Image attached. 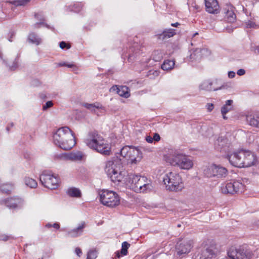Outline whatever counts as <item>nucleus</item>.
Returning a JSON list of instances; mask_svg holds the SVG:
<instances>
[{"instance_id":"nucleus-1","label":"nucleus","mask_w":259,"mask_h":259,"mask_svg":"<svg viewBox=\"0 0 259 259\" xmlns=\"http://www.w3.org/2000/svg\"><path fill=\"white\" fill-rule=\"evenodd\" d=\"M117 155L112 161L107 162L105 170L111 180L114 182L125 181L127 179L125 177L127 172L122 170V167L126 163H137L142 158V153L137 147L133 146H124Z\"/></svg>"},{"instance_id":"nucleus-2","label":"nucleus","mask_w":259,"mask_h":259,"mask_svg":"<svg viewBox=\"0 0 259 259\" xmlns=\"http://www.w3.org/2000/svg\"><path fill=\"white\" fill-rule=\"evenodd\" d=\"M54 143L64 150H69L75 145L74 134L67 126L59 128L53 135Z\"/></svg>"},{"instance_id":"nucleus-3","label":"nucleus","mask_w":259,"mask_h":259,"mask_svg":"<svg viewBox=\"0 0 259 259\" xmlns=\"http://www.w3.org/2000/svg\"><path fill=\"white\" fill-rule=\"evenodd\" d=\"M164 158L166 162L181 169L189 170L193 166V160L188 156L176 150L168 153Z\"/></svg>"},{"instance_id":"nucleus-4","label":"nucleus","mask_w":259,"mask_h":259,"mask_svg":"<svg viewBox=\"0 0 259 259\" xmlns=\"http://www.w3.org/2000/svg\"><path fill=\"white\" fill-rule=\"evenodd\" d=\"M86 145L91 149L105 155H109L110 147L105 143L104 138L97 132H91L84 141Z\"/></svg>"},{"instance_id":"nucleus-5","label":"nucleus","mask_w":259,"mask_h":259,"mask_svg":"<svg viewBox=\"0 0 259 259\" xmlns=\"http://www.w3.org/2000/svg\"><path fill=\"white\" fill-rule=\"evenodd\" d=\"M163 182L167 190L170 191H181L184 188L182 179L177 172L169 171L163 178Z\"/></svg>"},{"instance_id":"nucleus-6","label":"nucleus","mask_w":259,"mask_h":259,"mask_svg":"<svg viewBox=\"0 0 259 259\" xmlns=\"http://www.w3.org/2000/svg\"><path fill=\"white\" fill-rule=\"evenodd\" d=\"M227 254L229 259H251L253 256V252L246 244L231 247Z\"/></svg>"},{"instance_id":"nucleus-7","label":"nucleus","mask_w":259,"mask_h":259,"mask_svg":"<svg viewBox=\"0 0 259 259\" xmlns=\"http://www.w3.org/2000/svg\"><path fill=\"white\" fill-rule=\"evenodd\" d=\"M100 202L104 205L110 207H114L120 203V198L118 194L107 190H103L100 194Z\"/></svg>"},{"instance_id":"nucleus-8","label":"nucleus","mask_w":259,"mask_h":259,"mask_svg":"<svg viewBox=\"0 0 259 259\" xmlns=\"http://www.w3.org/2000/svg\"><path fill=\"white\" fill-rule=\"evenodd\" d=\"M39 181L45 187L55 189L59 186V179L52 171L44 170L39 176Z\"/></svg>"},{"instance_id":"nucleus-9","label":"nucleus","mask_w":259,"mask_h":259,"mask_svg":"<svg viewBox=\"0 0 259 259\" xmlns=\"http://www.w3.org/2000/svg\"><path fill=\"white\" fill-rule=\"evenodd\" d=\"M244 188V185L238 181H234L222 184L221 190L225 194L234 195L242 193Z\"/></svg>"},{"instance_id":"nucleus-10","label":"nucleus","mask_w":259,"mask_h":259,"mask_svg":"<svg viewBox=\"0 0 259 259\" xmlns=\"http://www.w3.org/2000/svg\"><path fill=\"white\" fill-rule=\"evenodd\" d=\"M204 173L208 178H225L228 175V170L221 165L212 164L205 169Z\"/></svg>"},{"instance_id":"nucleus-11","label":"nucleus","mask_w":259,"mask_h":259,"mask_svg":"<svg viewBox=\"0 0 259 259\" xmlns=\"http://www.w3.org/2000/svg\"><path fill=\"white\" fill-rule=\"evenodd\" d=\"M137 186L134 187V191L137 193H148L154 189V186L151 180L146 177H141Z\"/></svg>"},{"instance_id":"nucleus-12","label":"nucleus","mask_w":259,"mask_h":259,"mask_svg":"<svg viewBox=\"0 0 259 259\" xmlns=\"http://www.w3.org/2000/svg\"><path fill=\"white\" fill-rule=\"evenodd\" d=\"M24 204V199L18 196L10 197L0 200V204L5 205L12 209L21 208L23 206Z\"/></svg>"},{"instance_id":"nucleus-13","label":"nucleus","mask_w":259,"mask_h":259,"mask_svg":"<svg viewBox=\"0 0 259 259\" xmlns=\"http://www.w3.org/2000/svg\"><path fill=\"white\" fill-rule=\"evenodd\" d=\"M192 247V241L189 240H180L176 245V250L179 255L189 253Z\"/></svg>"},{"instance_id":"nucleus-14","label":"nucleus","mask_w":259,"mask_h":259,"mask_svg":"<svg viewBox=\"0 0 259 259\" xmlns=\"http://www.w3.org/2000/svg\"><path fill=\"white\" fill-rule=\"evenodd\" d=\"M210 52L207 48H196L193 50L189 56L191 62L199 61L203 57L208 56Z\"/></svg>"},{"instance_id":"nucleus-15","label":"nucleus","mask_w":259,"mask_h":259,"mask_svg":"<svg viewBox=\"0 0 259 259\" xmlns=\"http://www.w3.org/2000/svg\"><path fill=\"white\" fill-rule=\"evenodd\" d=\"M243 156V151L242 150L238 152H234L228 155V159L230 164L235 167H243L241 158Z\"/></svg>"},{"instance_id":"nucleus-16","label":"nucleus","mask_w":259,"mask_h":259,"mask_svg":"<svg viewBox=\"0 0 259 259\" xmlns=\"http://www.w3.org/2000/svg\"><path fill=\"white\" fill-rule=\"evenodd\" d=\"M243 151V156H244V160L242 161V164L244 167H249L255 162V157L254 154L251 151L248 150H242Z\"/></svg>"},{"instance_id":"nucleus-17","label":"nucleus","mask_w":259,"mask_h":259,"mask_svg":"<svg viewBox=\"0 0 259 259\" xmlns=\"http://www.w3.org/2000/svg\"><path fill=\"white\" fill-rule=\"evenodd\" d=\"M205 5L208 13L217 14L219 12V6L217 0H205Z\"/></svg>"},{"instance_id":"nucleus-18","label":"nucleus","mask_w":259,"mask_h":259,"mask_svg":"<svg viewBox=\"0 0 259 259\" xmlns=\"http://www.w3.org/2000/svg\"><path fill=\"white\" fill-rule=\"evenodd\" d=\"M200 90L206 91H217L220 89L215 85V83L211 79H206L201 82L199 86Z\"/></svg>"},{"instance_id":"nucleus-19","label":"nucleus","mask_w":259,"mask_h":259,"mask_svg":"<svg viewBox=\"0 0 259 259\" xmlns=\"http://www.w3.org/2000/svg\"><path fill=\"white\" fill-rule=\"evenodd\" d=\"M128 54L125 57H128V60L129 62H132L140 54V51L139 50V45L136 44L132 47L130 48L128 50Z\"/></svg>"},{"instance_id":"nucleus-20","label":"nucleus","mask_w":259,"mask_h":259,"mask_svg":"<svg viewBox=\"0 0 259 259\" xmlns=\"http://www.w3.org/2000/svg\"><path fill=\"white\" fill-rule=\"evenodd\" d=\"M85 226V224L84 222L79 224L78 227L74 229H72L68 232V235L71 237H76L80 236L83 232V229Z\"/></svg>"},{"instance_id":"nucleus-21","label":"nucleus","mask_w":259,"mask_h":259,"mask_svg":"<svg viewBox=\"0 0 259 259\" xmlns=\"http://www.w3.org/2000/svg\"><path fill=\"white\" fill-rule=\"evenodd\" d=\"M214 256V251L211 248H207L202 251L200 254H198L196 257H199V259H211Z\"/></svg>"},{"instance_id":"nucleus-22","label":"nucleus","mask_w":259,"mask_h":259,"mask_svg":"<svg viewBox=\"0 0 259 259\" xmlns=\"http://www.w3.org/2000/svg\"><path fill=\"white\" fill-rule=\"evenodd\" d=\"M228 139L223 136H220L214 143V146L218 150H221L228 145Z\"/></svg>"},{"instance_id":"nucleus-23","label":"nucleus","mask_w":259,"mask_h":259,"mask_svg":"<svg viewBox=\"0 0 259 259\" xmlns=\"http://www.w3.org/2000/svg\"><path fill=\"white\" fill-rule=\"evenodd\" d=\"M246 121L248 124L252 126L259 127V117L252 114L246 115Z\"/></svg>"},{"instance_id":"nucleus-24","label":"nucleus","mask_w":259,"mask_h":259,"mask_svg":"<svg viewBox=\"0 0 259 259\" xmlns=\"http://www.w3.org/2000/svg\"><path fill=\"white\" fill-rule=\"evenodd\" d=\"M128 176V183L130 184L129 186L130 187L131 189L134 190V187L136 186H137V183H138L139 181L140 180L139 178H141V176L135 175L134 174H130L127 176Z\"/></svg>"},{"instance_id":"nucleus-25","label":"nucleus","mask_w":259,"mask_h":259,"mask_svg":"<svg viewBox=\"0 0 259 259\" xmlns=\"http://www.w3.org/2000/svg\"><path fill=\"white\" fill-rule=\"evenodd\" d=\"M83 155L81 152H77L74 153H71L65 157L66 159L71 160L73 161H80L83 158Z\"/></svg>"},{"instance_id":"nucleus-26","label":"nucleus","mask_w":259,"mask_h":259,"mask_svg":"<svg viewBox=\"0 0 259 259\" xmlns=\"http://www.w3.org/2000/svg\"><path fill=\"white\" fill-rule=\"evenodd\" d=\"M67 194L71 197L79 198L81 196L80 190L75 187L68 188L66 191Z\"/></svg>"},{"instance_id":"nucleus-27","label":"nucleus","mask_w":259,"mask_h":259,"mask_svg":"<svg viewBox=\"0 0 259 259\" xmlns=\"http://www.w3.org/2000/svg\"><path fill=\"white\" fill-rule=\"evenodd\" d=\"M176 34L175 30L169 29L163 31V32L159 35V38L162 40L171 37Z\"/></svg>"},{"instance_id":"nucleus-28","label":"nucleus","mask_w":259,"mask_h":259,"mask_svg":"<svg viewBox=\"0 0 259 259\" xmlns=\"http://www.w3.org/2000/svg\"><path fill=\"white\" fill-rule=\"evenodd\" d=\"M117 94L121 97L127 98L130 96L129 89L126 86H120L119 88L117 87Z\"/></svg>"},{"instance_id":"nucleus-29","label":"nucleus","mask_w":259,"mask_h":259,"mask_svg":"<svg viewBox=\"0 0 259 259\" xmlns=\"http://www.w3.org/2000/svg\"><path fill=\"white\" fill-rule=\"evenodd\" d=\"M83 107L85 108L91 110L92 112L95 113L96 109H101L102 108V105L99 103H95L94 104L84 103Z\"/></svg>"},{"instance_id":"nucleus-30","label":"nucleus","mask_w":259,"mask_h":259,"mask_svg":"<svg viewBox=\"0 0 259 259\" xmlns=\"http://www.w3.org/2000/svg\"><path fill=\"white\" fill-rule=\"evenodd\" d=\"M28 39L31 43L36 45H39L41 42V39L39 38L35 33H31L28 36Z\"/></svg>"},{"instance_id":"nucleus-31","label":"nucleus","mask_w":259,"mask_h":259,"mask_svg":"<svg viewBox=\"0 0 259 259\" xmlns=\"http://www.w3.org/2000/svg\"><path fill=\"white\" fill-rule=\"evenodd\" d=\"M175 65V62L172 60H165L161 65V68L163 70H169L173 68Z\"/></svg>"},{"instance_id":"nucleus-32","label":"nucleus","mask_w":259,"mask_h":259,"mask_svg":"<svg viewBox=\"0 0 259 259\" xmlns=\"http://www.w3.org/2000/svg\"><path fill=\"white\" fill-rule=\"evenodd\" d=\"M24 182L27 186L31 188H35L37 186L36 181L35 180L29 177H26L24 179Z\"/></svg>"},{"instance_id":"nucleus-33","label":"nucleus","mask_w":259,"mask_h":259,"mask_svg":"<svg viewBox=\"0 0 259 259\" xmlns=\"http://www.w3.org/2000/svg\"><path fill=\"white\" fill-rule=\"evenodd\" d=\"M83 5L81 3H76L69 7L70 10L74 12H79L82 9Z\"/></svg>"},{"instance_id":"nucleus-34","label":"nucleus","mask_w":259,"mask_h":259,"mask_svg":"<svg viewBox=\"0 0 259 259\" xmlns=\"http://www.w3.org/2000/svg\"><path fill=\"white\" fill-rule=\"evenodd\" d=\"M227 20L230 22H233L236 19V15L232 10H228L226 13Z\"/></svg>"},{"instance_id":"nucleus-35","label":"nucleus","mask_w":259,"mask_h":259,"mask_svg":"<svg viewBox=\"0 0 259 259\" xmlns=\"http://www.w3.org/2000/svg\"><path fill=\"white\" fill-rule=\"evenodd\" d=\"M30 0H13L12 3L17 6H25L29 2Z\"/></svg>"},{"instance_id":"nucleus-36","label":"nucleus","mask_w":259,"mask_h":259,"mask_svg":"<svg viewBox=\"0 0 259 259\" xmlns=\"http://www.w3.org/2000/svg\"><path fill=\"white\" fill-rule=\"evenodd\" d=\"M130 244L127 242L125 241L122 243V248L121 249V253L123 255H125L127 253V249L130 246Z\"/></svg>"},{"instance_id":"nucleus-37","label":"nucleus","mask_w":259,"mask_h":259,"mask_svg":"<svg viewBox=\"0 0 259 259\" xmlns=\"http://www.w3.org/2000/svg\"><path fill=\"white\" fill-rule=\"evenodd\" d=\"M97 257V251L96 250H91L88 253L87 259H95Z\"/></svg>"},{"instance_id":"nucleus-38","label":"nucleus","mask_w":259,"mask_h":259,"mask_svg":"<svg viewBox=\"0 0 259 259\" xmlns=\"http://www.w3.org/2000/svg\"><path fill=\"white\" fill-rule=\"evenodd\" d=\"M35 17L38 20L40 21V22L39 23H36L35 24H34V27L35 28H37V25L38 24H44V21L45 20L44 19V16L42 15H41V14H36L35 15Z\"/></svg>"},{"instance_id":"nucleus-39","label":"nucleus","mask_w":259,"mask_h":259,"mask_svg":"<svg viewBox=\"0 0 259 259\" xmlns=\"http://www.w3.org/2000/svg\"><path fill=\"white\" fill-rule=\"evenodd\" d=\"M233 109V106H226L224 105L221 108V113L222 114H226L228 112Z\"/></svg>"},{"instance_id":"nucleus-40","label":"nucleus","mask_w":259,"mask_h":259,"mask_svg":"<svg viewBox=\"0 0 259 259\" xmlns=\"http://www.w3.org/2000/svg\"><path fill=\"white\" fill-rule=\"evenodd\" d=\"M152 55L155 61H159L162 58V55L159 51H155Z\"/></svg>"},{"instance_id":"nucleus-41","label":"nucleus","mask_w":259,"mask_h":259,"mask_svg":"<svg viewBox=\"0 0 259 259\" xmlns=\"http://www.w3.org/2000/svg\"><path fill=\"white\" fill-rule=\"evenodd\" d=\"M58 66H67L68 68H76V66L73 63H68L67 62L59 63Z\"/></svg>"},{"instance_id":"nucleus-42","label":"nucleus","mask_w":259,"mask_h":259,"mask_svg":"<svg viewBox=\"0 0 259 259\" xmlns=\"http://www.w3.org/2000/svg\"><path fill=\"white\" fill-rule=\"evenodd\" d=\"M13 239V237L11 235H8L6 234H1L0 235V240L7 241L9 240Z\"/></svg>"},{"instance_id":"nucleus-43","label":"nucleus","mask_w":259,"mask_h":259,"mask_svg":"<svg viewBox=\"0 0 259 259\" xmlns=\"http://www.w3.org/2000/svg\"><path fill=\"white\" fill-rule=\"evenodd\" d=\"M256 25L255 23L251 21H248L246 22V27L248 28H255Z\"/></svg>"},{"instance_id":"nucleus-44","label":"nucleus","mask_w":259,"mask_h":259,"mask_svg":"<svg viewBox=\"0 0 259 259\" xmlns=\"http://www.w3.org/2000/svg\"><path fill=\"white\" fill-rule=\"evenodd\" d=\"M59 46H60V48L62 49H64L65 48L68 49L71 47V46L70 45L67 44L64 41H61L60 42Z\"/></svg>"},{"instance_id":"nucleus-45","label":"nucleus","mask_w":259,"mask_h":259,"mask_svg":"<svg viewBox=\"0 0 259 259\" xmlns=\"http://www.w3.org/2000/svg\"><path fill=\"white\" fill-rule=\"evenodd\" d=\"M53 105V103L52 101H48L43 106L42 109L44 110H46L49 108L51 107Z\"/></svg>"},{"instance_id":"nucleus-46","label":"nucleus","mask_w":259,"mask_h":259,"mask_svg":"<svg viewBox=\"0 0 259 259\" xmlns=\"http://www.w3.org/2000/svg\"><path fill=\"white\" fill-rule=\"evenodd\" d=\"M153 141H159L160 139V136L157 133H155L154 136H153Z\"/></svg>"},{"instance_id":"nucleus-47","label":"nucleus","mask_w":259,"mask_h":259,"mask_svg":"<svg viewBox=\"0 0 259 259\" xmlns=\"http://www.w3.org/2000/svg\"><path fill=\"white\" fill-rule=\"evenodd\" d=\"M75 252L77 255L79 257H80L82 254L81 250L79 247H76L75 249Z\"/></svg>"},{"instance_id":"nucleus-48","label":"nucleus","mask_w":259,"mask_h":259,"mask_svg":"<svg viewBox=\"0 0 259 259\" xmlns=\"http://www.w3.org/2000/svg\"><path fill=\"white\" fill-rule=\"evenodd\" d=\"M206 107H207L208 111L210 112L213 110V109L214 108V106L211 103H208L206 105Z\"/></svg>"},{"instance_id":"nucleus-49","label":"nucleus","mask_w":259,"mask_h":259,"mask_svg":"<svg viewBox=\"0 0 259 259\" xmlns=\"http://www.w3.org/2000/svg\"><path fill=\"white\" fill-rule=\"evenodd\" d=\"M18 67V62L17 60H15L14 61L13 65L12 66L10 67L11 70H15Z\"/></svg>"},{"instance_id":"nucleus-50","label":"nucleus","mask_w":259,"mask_h":259,"mask_svg":"<svg viewBox=\"0 0 259 259\" xmlns=\"http://www.w3.org/2000/svg\"><path fill=\"white\" fill-rule=\"evenodd\" d=\"M245 73V71L244 69H240L239 70H238L237 72V74L239 75V76H241V75H244V74Z\"/></svg>"},{"instance_id":"nucleus-51","label":"nucleus","mask_w":259,"mask_h":259,"mask_svg":"<svg viewBox=\"0 0 259 259\" xmlns=\"http://www.w3.org/2000/svg\"><path fill=\"white\" fill-rule=\"evenodd\" d=\"M146 140L147 142L151 143L153 141V139L151 136H149L146 137Z\"/></svg>"},{"instance_id":"nucleus-52","label":"nucleus","mask_w":259,"mask_h":259,"mask_svg":"<svg viewBox=\"0 0 259 259\" xmlns=\"http://www.w3.org/2000/svg\"><path fill=\"white\" fill-rule=\"evenodd\" d=\"M235 76V73L234 71H229L228 72V76L229 78H232Z\"/></svg>"},{"instance_id":"nucleus-53","label":"nucleus","mask_w":259,"mask_h":259,"mask_svg":"<svg viewBox=\"0 0 259 259\" xmlns=\"http://www.w3.org/2000/svg\"><path fill=\"white\" fill-rule=\"evenodd\" d=\"M232 103H233V100H228L226 101V104L225 105H226V106H233L232 105Z\"/></svg>"},{"instance_id":"nucleus-54","label":"nucleus","mask_w":259,"mask_h":259,"mask_svg":"<svg viewBox=\"0 0 259 259\" xmlns=\"http://www.w3.org/2000/svg\"><path fill=\"white\" fill-rule=\"evenodd\" d=\"M52 227L56 229H59L60 228L59 224L56 223L52 225Z\"/></svg>"},{"instance_id":"nucleus-55","label":"nucleus","mask_w":259,"mask_h":259,"mask_svg":"<svg viewBox=\"0 0 259 259\" xmlns=\"http://www.w3.org/2000/svg\"><path fill=\"white\" fill-rule=\"evenodd\" d=\"M15 35V33L13 32V31H12L10 32V37L9 38V40L10 41H12V40L11 39V38H12L13 36H14Z\"/></svg>"},{"instance_id":"nucleus-56","label":"nucleus","mask_w":259,"mask_h":259,"mask_svg":"<svg viewBox=\"0 0 259 259\" xmlns=\"http://www.w3.org/2000/svg\"><path fill=\"white\" fill-rule=\"evenodd\" d=\"M179 25H180V24L178 22H176L175 23L171 24V26H174V27H177Z\"/></svg>"},{"instance_id":"nucleus-57","label":"nucleus","mask_w":259,"mask_h":259,"mask_svg":"<svg viewBox=\"0 0 259 259\" xmlns=\"http://www.w3.org/2000/svg\"><path fill=\"white\" fill-rule=\"evenodd\" d=\"M1 190L2 191L5 192V193H8L10 191L9 190H5L4 188H2Z\"/></svg>"},{"instance_id":"nucleus-58","label":"nucleus","mask_w":259,"mask_h":259,"mask_svg":"<svg viewBox=\"0 0 259 259\" xmlns=\"http://www.w3.org/2000/svg\"><path fill=\"white\" fill-rule=\"evenodd\" d=\"M46 227L47 228H50L52 227V225L50 223H48L46 225Z\"/></svg>"},{"instance_id":"nucleus-59","label":"nucleus","mask_w":259,"mask_h":259,"mask_svg":"<svg viewBox=\"0 0 259 259\" xmlns=\"http://www.w3.org/2000/svg\"><path fill=\"white\" fill-rule=\"evenodd\" d=\"M116 256H117V257L119 258L120 256V253L119 252H117L116 253Z\"/></svg>"},{"instance_id":"nucleus-60","label":"nucleus","mask_w":259,"mask_h":259,"mask_svg":"<svg viewBox=\"0 0 259 259\" xmlns=\"http://www.w3.org/2000/svg\"><path fill=\"white\" fill-rule=\"evenodd\" d=\"M255 51L257 52V53L259 54V46L256 47Z\"/></svg>"},{"instance_id":"nucleus-61","label":"nucleus","mask_w":259,"mask_h":259,"mask_svg":"<svg viewBox=\"0 0 259 259\" xmlns=\"http://www.w3.org/2000/svg\"><path fill=\"white\" fill-rule=\"evenodd\" d=\"M222 115L223 119H227L228 118L226 116V114H222Z\"/></svg>"},{"instance_id":"nucleus-62","label":"nucleus","mask_w":259,"mask_h":259,"mask_svg":"<svg viewBox=\"0 0 259 259\" xmlns=\"http://www.w3.org/2000/svg\"><path fill=\"white\" fill-rule=\"evenodd\" d=\"M241 159H242V161H244V156H243V157L241 158Z\"/></svg>"},{"instance_id":"nucleus-63","label":"nucleus","mask_w":259,"mask_h":259,"mask_svg":"<svg viewBox=\"0 0 259 259\" xmlns=\"http://www.w3.org/2000/svg\"><path fill=\"white\" fill-rule=\"evenodd\" d=\"M197 34H198V33H195V34L193 35V36H195V35H197Z\"/></svg>"}]
</instances>
